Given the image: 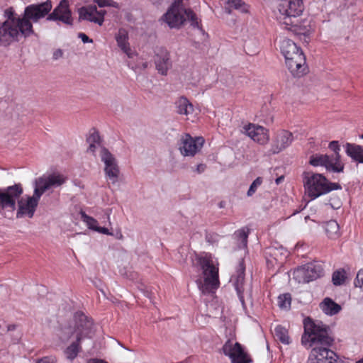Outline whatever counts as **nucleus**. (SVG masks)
I'll use <instances>...</instances> for the list:
<instances>
[{
	"instance_id": "nucleus-1",
	"label": "nucleus",
	"mask_w": 363,
	"mask_h": 363,
	"mask_svg": "<svg viewBox=\"0 0 363 363\" xmlns=\"http://www.w3.org/2000/svg\"><path fill=\"white\" fill-rule=\"evenodd\" d=\"M304 333L301 337L303 345H315L310 353L307 363H343L329 349L334 341L330 327L322 322L315 323L310 318L304 320Z\"/></svg>"
},
{
	"instance_id": "nucleus-2",
	"label": "nucleus",
	"mask_w": 363,
	"mask_h": 363,
	"mask_svg": "<svg viewBox=\"0 0 363 363\" xmlns=\"http://www.w3.org/2000/svg\"><path fill=\"white\" fill-rule=\"evenodd\" d=\"M38 193L34 189L33 195L24 199H21L23 188L20 183L0 188V214L4 218H10L17 208V218H33L41 197Z\"/></svg>"
},
{
	"instance_id": "nucleus-3",
	"label": "nucleus",
	"mask_w": 363,
	"mask_h": 363,
	"mask_svg": "<svg viewBox=\"0 0 363 363\" xmlns=\"http://www.w3.org/2000/svg\"><path fill=\"white\" fill-rule=\"evenodd\" d=\"M280 50L285 58L286 67L295 77H301L308 72L305 55L293 40L285 38L280 43Z\"/></svg>"
},
{
	"instance_id": "nucleus-4",
	"label": "nucleus",
	"mask_w": 363,
	"mask_h": 363,
	"mask_svg": "<svg viewBox=\"0 0 363 363\" xmlns=\"http://www.w3.org/2000/svg\"><path fill=\"white\" fill-rule=\"evenodd\" d=\"M184 0H175L161 18L170 28L179 29L188 20L194 28L201 29L196 14L190 9H186Z\"/></svg>"
},
{
	"instance_id": "nucleus-5",
	"label": "nucleus",
	"mask_w": 363,
	"mask_h": 363,
	"mask_svg": "<svg viewBox=\"0 0 363 363\" xmlns=\"http://www.w3.org/2000/svg\"><path fill=\"white\" fill-rule=\"evenodd\" d=\"M303 184L306 192L311 199H315L332 190L342 189L340 184L330 182L325 176L318 173L304 172Z\"/></svg>"
},
{
	"instance_id": "nucleus-6",
	"label": "nucleus",
	"mask_w": 363,
	"mask_h": 363,
	"mask_svg": "<svg viewBox=\"0 0 363 363\" xmlns=\"http://www.w3.org/2000/svg\"><path fill=\"white\" fill-rule=\"evenodd\" d=\"M33 33L32 23L27 21H13L6 20L0 23V44L9 45L18 40V37H27Z\"/></svg>"
},
{
	"instance_id": "nucleus-7",
	"label": "nucleus",
	"mask_w": 363,
	"mask_h": 363,
	"mask_svg": "<svg viewBox=\"0 0 363 363\" xmlns=\"http://www.w3.org/2000/svg\"><path fill=\"white\" fill-rule=\"evenodd\" d=\"M277 9L279 13L278 16L281 23L286 26V28L298 32L296 28L298 17L303 12V0H277Z\"/></svg>"
},
{
	"instance_id": "nucleus-8",
	"label": "nucleus",
	"mask_w": 363,
	"mask_h": 363,
	"mask_svg": "<svg viewBox=\"0 0 363 363\" xmlns=\"http://www.w3.org/2000/svg\"><path fill=\"white\" fill-rule=\"evenodd\" d=\"M197 264L203 270V281H197L200 290L203 294L213 292L219 285L218 269L212 263V261L206 257H196Z\"/></svg>"
},
{
	"instance_id": "nucleus-9",
	"label": "nucleus",
	"mask_w": 363,
	"mask_h": 363,
	"mask_svg": "<svg viewBox=\"0 0 363 363\" xmlns=\"http://www.w3.org/2000/svg\"><path fill=\"white\" fill-rule=\"evenodd\" d=\"M323 265L314 262L298 267L294 272V279L298 283H308L323 275Z\"/></svg>"
},
{
	"instance_id": "nucleus-10",
	"label": "nucleus",
	"mask_w": 363,
	"mask_h": 363,
	"mask_svg": "<svg viewBox=\"0 0 363 363\" xmlns=\"http://www.w3.org/2000/svg\"><path fill=\"white\" fill-rule=\"evenodd\" d=\"M74 326L71 335H75L77 341L91 337L93 332V323L86 315L81 312L74 315Z\"/></svg>"
},
{
	"instance_id": "nucleus-11",
	"label": "nucleus",
	"mask_w": 363,
	"mask_h": 363,
	"mask_svg": "<svg viewBox=\"0 0 363 363\" xmlns=\"http://www.w3.org/2000/svg\"><path fill=\"white\" fill-rule=\"evenodd\" d=\"M66 177L59 173H52L43 176L35 182V190H38L41 196L46 191L62 186L66 182Z\"/></svg>"
},
{
	"instance_id": "nucleus-12",
	"label": "nucleus",
	"mask_w": 363,
	"mask_h": 363,
	"mask_svg": "<svg viewBox=\"0 0 363 363\" xmlns=\"http://www.w3.org/2000/svg\"><path fill=\"white\" fill-rule=\"evenodd\" d=\"M52 8V2L48 0L40 4H31L26 7L23 21L31 23L37 22L39 19L46 16Z\"/></svg>"
},
{
	"instance_id": "nucleus-13",
	"label": "nucleus",
	"mask_w": 363,
	"mask_h": 363,
	"mask_svg": "<svg viewBox=\"0 0 363 363\" xmlns=\"http://www.w3.org/2000/svg\"><path fill=\"white\" fill-rule=\"evenodd\" d=\"M222 350L225 355L231 359L232 363H250L252 361L239 342L233 345L230 340H228Z\"/></svg>"
},
{
	"instance_id": "nucleus-14",
	"label": "nucleus",
	"mask_w": 363,
	"mask_h": 363,
	"mask_svg": "<svg viewBox=\"0 0 363 363\" xmlns=\"http://www.w3.org/2000/svg\"><path fill=\"white\" fill-rule=\"evenodd\" d=\"M294 139L291 132L284 129L277 130L272 140L271 153L274 155L282 152L291 145Z\"/></svg>"
},
{
	"instance_id": "nucleus-15",
	"label": "nucleus",
	"mask_w": 363,
	"mask_h": 363,
	"mask_svg": "<svg viewBox=\"0 0 363 363\" xmlns=\"http://www.w3.org/2000/svg\"><path fill=\"white\" fill-rule=\"evenodd\" d=\"M100 156L101 161L105 164L104 172L106 175L113 184H115L118 182L120 174L116 158L106 147L101 148Z\"/></svg>"
},
{
	"instance_id": "nucleus-16",
	"label": "nucleus",
	"mask_w": 363,
	"mask_h": 363,
	"mask_svg": "<svg viewBox=\"0 0 363 363\" xmlns=\"http://www.w3.org/2000/svg\"><path fill=\"white\" fill-rule=\"evenodd\" d=\"M204 140L201 137L193 138L189 134H185L180 139L179 150L182 155L194 156L202 147Z\"/></svg>"
},
{
	"instance_id": "nucleus-17",
	"label": "nucleus",
	"mask_w": 363,
	"mask_h": 363,
	"mask_svg": "<svg viewBox=\"0 0 363 363\" xmlns=\"http://www.w3.org/2000/svg\"><path fill=\"white\" fill-rule=\"evenodd\" d=\"M48 21H60L67 25L72 24V13L67 0H62L47 17Z\"/></svg>"
},
{
	"instance_id": "nucleus-18",
	"label": "nucleus",
	"mask_w": 363,
	"mask_h": 363,
	"mask_svg": "<svg viewBox=\"0 0 363 363\" xmlns=\"http://www.w3.org/2000/svg\"><path fill=\"white\" fill-rule=\"evenodd\" d=\"M309 164L314 167H325L327 170L334 172H342L344 170V164H335L328 155H313L310 157Z\"/></svg>"
},
{
	"instance_id": "nucleus-19",
	"label": "nucleus",
	"mask_w": 363,
	"mask_h": 363,
	"mask_svg": "<svg viewBox=\"0 0 363 363\" xmlns=\"http://www.w3.org/2000/svg\"><path fill=\"white\" fill-rule=\"evenodd\" d=\"M245 134L255 142L265 145L269 140V130L263 126L249 123L244 126Z\"/></svg>"
},
{
	"instance_id": "nucleus-20",
	"label": "nucleus",
	"mask_w": 363,
	"mask_h": 363,
	"mask_svg": "<svg viewBox=\"0 0 363 363\" xmlns=\"http://www.w3.org/2000/svg\"><path fill=\"white\" fill-rule=\"evenodd\" d=\"M105 10H97L96 6L82 7L79 11V20H87L101 26L104 21Z\"/></svg>"
},
{
	"instance_id": "nucleus-21",
	"label": "nucleus",
	"mask_w": 363,
	"mask_h": 363,
	"mask_svg": "<svg viewBox=\"0 0 363 363\" xmlns=\"http://www.w3.org/2000/svg\"><path fill=\"white\" fill-rule=\"evenodd\" d=\"M154 60L158 72L162 75H167L169 69L172 67L169 51L164 48H158L155 52Z\"/></svg>"
},
{
	"instance_id": "nucleus-22",
	"label": "nucleus",
	"mask_w": 363,
	"mask_h": 363,
	"mask_svg": "<svg viewBox=\"0 0 363 363\" xmlns=\"http://www.w3.org/2000/svg\"><path fill=\"white\" fill-rule=\"evenodd\" d=\"M245 267L243 259L239 262L238 267L236 274L233 275L230 281L234 286L240 301L242 304L245 303L243 292H244V282H245Z\"/></svg>"
},
{
	"instance_id": "nucleus-23",
	"label": "nucleus",
	"mask_w": 363,
	"mask_h": 363,
	"mask_svg": "<svg viewBox=\"0 0 363 363\" xmlns=\"http://www.w3.org/2000/svg\"><path fill=\"white\" fill-rule=\"evenodd\" d=\"M345 147L347 156L351 157L352 160L363 164V146L347 143Z\"/></svg>"
},
{
	"instance_id": "nucleus-24",
	"label": "nucleus",
	"mask_w": 363,
	"mask_h": 363,
	"mask_svg": "<svg viewBox=\"0 0 363 363\" xmlns=\"http://www.w3.org/2000/svg\"><path fill=\"white\" fill-rule=\"evenodd\" d=\"M177 112L180 115L189 116L194 113L193 104L186 98L180 97L175 103Z\"/></svg>"
},
{
	"instance_id": "nucleus-25",
	"label": "nucleus",
	"mask_w": 363,
	"mask_h": 363,
	"mask_svg": "<svg viewBox=\"0 0 363 363\" xmlns=\"http://www.w3.org/2000/svg\"><path fill=\"white\" fill-rule=\"evenodd\" d=\"M320 307L327 315H333L341 311V306L330 298H325L320 303Z\"/></svg>"
},
{
	"instance_id": "nucleus-26",
	"label": "nucleus",
	"mask_w": 363,
	"mask_h": 363,
	"mask_svg": "<svg viewBox=\"0 0 363 363\" xmlns=\"http://www.w3.org/2000/svg\"><path fill=\"white\" fill-rule=\"evenodd\" d=\"M324 228L325 233L331 239L337 238L340 235L339 224L334 220L326 222Z\"/></svg>"
},
{
	"instance_id": "nucleus-27",
	"label": "nucleus",
	"mask_w": 363,
	"mask_h": 363,
	"mask_svg": "<svg viewBox=\"0 0 363 363\" xmlns=\"http://www.w3.org/2000/svg\"><path fill=\"white\" fill-rule=\"evenodd\" d=\"M116 41L118 45L121 49L129 57H131V50L128 43V37L125 33L123 30H119L118 35L116 36Z\"/></svg>"
},
{
	"instance_id": "nucleus-28",
	"label": "nucleus",
	"mask_w": 363,
	"mask_h": 363,
	"mask_svg": "<svg viewBox=\"0 0 363 363\" xmlns=\"http://www.w3.org/2000/svg\"><path fill=\"white\" fill-rule=\"evenodd\" d=\"M248 231L244 228L235 232L233 238L236 241L238 247L240 249L245 248L247 245Z\"/></svg>"
},
{
	"instance_id": "nucleus-29",
	"label": "nucleus",
	"mask_w": 363,
	"mask_h": 363,
	"mask_svg": "<svg viewBox=\"0 0 363 363\" xmlns=\"http://www.w3.org/2000/svg\"><path fill=\"white\" fill-rule=\"evenodd\" d=\"M80 342L81 341H77V339L76 338V341L73 342L69 346L67 347L65 353L68 359L73 360L77 357L81 350Z\"/></svg>"
},
{
	"instance_id": "nucleus-30",
	"label": "nucleus",
	"mask_w": 363,
	"mask_h": 363,
	"mask_svg": "<svg viewBox=\"0 0 363 363\" xmlns=\"http://www.w3.org/2000/svg\"><path fill=\"white\" fill-rule=\"evenodd\" d=\"M274 335L283 344H289L290 338L288 335V331L284 327L281 325L277 326L274 329Z\"/></svg>"
},
{
	"instance_id": "nucleus-31",
	"label": "nucleus",
	"mask_w": 363,
	"mask_h": 363,
	"mask_svg": "<svg viewBox=\"0 0 363 363\" xmlns=\"http://www.w3.org/2000/svg\"><path fill=\"white\" fill-rule=\"evenodd\" d=\"M329 148L334 152L333 155H330L332 160L334 161V163L336 164L337 163H342L340 160V158H341V156L340 155V147L338 141H336V140L331 141L329 143Z\"/></svg>"
},
{
	"instance_id": "nucleus-32",
	"label": "nucleus",
	"mask_w": 363,
	"mask_h": 363,
	"mask_svg": "<svg viewBox=\"0 0 363 363\" xmlns=\"http://www.w3.org/2000/svg\"><path fill=\"white\" fill-rule=\"evenodd\" d=\"M291 297L290 294H284L278 297V306L281 309H289L291 307Z\"/></svg>"
},
{
	"instance_id": "nucleus-33",
	"label": "nucleus",
	"mask_w": 363,
	"mask_h": 363,
	"mask_svg": "<svg viewBox=\"0 0 363 363\" xmlns=\"http://www.w3.org/2000/svg\"><path fill=\"white\" fill-rule=\"evenodd\" d=\"M345 278V272L344 269L337 270L333 274L332 281L334 285L340 286L344 283Z\"/></svg>"
},
{
	"instance_id": "nucleus-34",
	"label": "nucleus",
	"mask_w": 363,
	"mask_h": 363,
	"mask_svg": "<svg viewBox=\"0 0 363 363\" xmlns=\"http://www.w3.org/2000/svg\"><path fill=\"white\" fill-rule=\"evenodd\" d=\"M81 216L83 221L86 223L89 229L96 231V228L99 227L98 226V221L95 218L86 215L84 212H82Z\"/></svg>"
},
{
	"instance_id": "nucleus-35",
	"label": "nucleus",
	"mask_w": 363,
	"mask_h": 363,
	"mask_svg": "<svg viewBox=\"0 0 363 363\" xmlns=\"http://www.w3.org/2000/svg\"><path fill=\"white\" fill-rule=\"evenodd\" d=\"M227 4L229 6L240 10L242 13L247 11L245 4L241 0H227Z\"/></svg>"
},
{
	"instance_id": "nucleus-36",
	"label": "nucleus",
	"mask_w": 363,
	"mask_h": 363,
	"mask_svg": "<svg viewBox=\"0 0 363 363\" xmlns=\"http://www.w3.org/2000/svg\"><path fill=\"white\" fill-rule=\"evenodd\" d=\"M262 183V179L261 177H257L256 179H255L250 186V188L247 192V196H252L256 192L257 187L259 186Z\"/></svg>"
},
{
	"instance_id": "nucleus-37",
	"label": "nucleus",
	"mask_w": 363,
	"mask_h": 363,
	"mask_svg": "<svg viewBox=\"0 0 363 363\" xmlns=\"http://www.w3.org/2000/svg\"><path fill=\"white\" fill-rule=\"evenodd\" d=\"M86 142L89 144L96 143L98 145H100L101 138L99 132L94 130L93 133H90L89 137L86 138Z\"/></svg>"
},
{
	"instance_id": "nucleus-38",
	"label": "nucleus",
	"mask_w": 363,
	"mask_h": 363,
	"mask_svg": "<svg viewBox=\"0 0 363 363\" xmlns=\"http://www.w3.org/2000/svg\"><path fill=\"white\" fill-rule=\"evenodd\" d=\"M4 16L7 18L6 20H13V21H23V18L16 17L14 15V11L12 8L7 9L4 11Z\"/></svg>"
},
{
	"instance_id": "nucleus-39",
	"label": "nucleus",
	"mask_w": 363,
	"mask_h": 363,
	"mask_svg": "<svg viewBox=\"0 0 363 363\" xmlns=\"http://www.w3.org/2000/svg\"><path fill=\"white\" fill-rule=\"evenodd\" d=\"M354 285L363 289V269H360L358 272L354 281Z\"/></svg>"
},
{
	"instance_id": "nucleus-40",
	"label": "nucleus",
	"mask_w": 363,
	"mask_h": 363,
	"mask_svg": "<svg viewBox=\"0 0 363 363\" xmlns=\"http://www.w3.org/2000/svg\"><path fill=\"white\" fill-rule=\"evenodd\" d=\"M328 204L334 209H338L342 206V202L339 198H331Z\"/></svg>"
},
{
	"instance_id": "nucleus-41",
	"label": "nucleus",
	"mask_w": 363,
	"mask_h": 363,
	"mask_svg": "<svg viewBox=\"0 0 363 363\" xmlns=\"http://www.w3.org/2000/svg\"><path fill=\"white\" fill-rule=\"evenodd\" d=\"M56 358L54 357H45L38 360L36 363H56Z\"/></svg>"
},
{
	"instance_id": "nucleus-42",
	"label": "nucleus",
	"mask_w": 363,
	"mask_h": 363,
	"mask_svg": "<svg viewBox=\"0 0 363 363\" xmlns=\"http://www.w3.org/2000/svg\"><path fill=\"white\" fill-rule=\"evenodd\" d=\"M99 7L112 6V0H95Z\"/></svg>"
},
{
	"instance_id": "nucleus-43",
	"label": "nucleus",
	"mask_w": 363,
	"mask_h": 363,
	"mask_svg": "<svg viewBox=\"0 0 363 363\" xmlns=\"http://www.w3.org/2000/svg\"><path fill=\"white\" fill-rule=\"evenodd\" d=\"M138 288L144 294L145 296L148 297L149 298H151V292L149 291L147 286H144L143 284H140V286H138Z\"/></svg>"
},
{
	"instance_id": "nucleus-44",
	"label": "nucleus",
	"mask_w": 363,
	"mask_h": 363,
	"mask_svg": "<svg viewBox=\"0 0 363 363\" xmlns=\"http://www.w3.org/2000/svg\"><path fill=\"white\" fill-rule=\"evenodd\" d=\"M79 38L82 39L84 43H92V40L90 39L86 34L83 33H79L78 35Z\"/></svg>"
},
{
	"instance_id": "nucleus-45",
	"label": "nucleus",
	"mask_w": 363,
	"mask_h": 363,
	"mask_svg": "<svg viewBox=\"0 0 363 363\" xmlns=\"http://www.w3.org/2000/svg\"><path fill=\"white\" fill-rule=\"evenodd\" d=\"M96 231L98 233L104 234V235H111L112 234L109 232L108 229H107L106 228H104V227H99L98 228H96Z\"/></svg>"
},
{
	"instance_id": "nucleus-46",
	"label": "nucleus",
	"mask_w": 363,
	"mask_h": 363,
	"mask_svg": "<svg viewBox=\"0 0 363 363\" xmlns=\"http://www.w3.org/2000/svg\"><path fill=\"white\" fill-rule=\"evenodd\" d=\"M216 235L208 234L206 235V239L208 242H213L216 241Z\"/></svg>"
},
{
	"instance_id": "nucleus-47",
	"label": "nucleus",
	"mask_w": 363,
	"mask_h": 363,
	"mask_svg": "<svg viewBox=\"0 0 363 363\" xmlns=\"http://www.w3.org/2000/svg\"><path fill=\"white\" fill-rule=\"evenodd\" d=\"M86 363H108L107 362L101 359H90Z\"/></svg>"
},
{
	"instance_id": "nucleus-48",
	"label": "nucleus",
	"mask_w": 363,
	"mask_h": 363,
	"mask_svg": "<svg viewBox=\"0 0 363 363\" xmlns=\"http://www.w3.org/2000/svg\"><path fill=\"white\" fill-rule=\"evenodd\" d=\"M96 145H97L96 143H92V144H89V147L88 148V151L89 152H94L95 150H96Z\"/></svg>"
},
{
	"instance_id": "nucleus-49",
	"label": "nucleus",
	"mask_w": 363,
	"mask_h": 363,
	"mask_svg": "<svg viewBox=\"0 0 363 363\" xmlns=\"http://www.w3.org/2000/svg\"><path fill=\"white\" fill-rule=\"evenodd\" d=\"M16 328V325H15V324L9 325L7 326L8 331L15 330Z\"/></svg>"
},
{
	"instance_id": "nucleus-50",
	"label": "nucleus",
	"mask_w": 363,
	"mask_h": 363,
	"mask_svg": "<svg viewBox=\"0 0 363 363\" xmlns=\"http://www.w3.org/2000/svg\"><path fill=\"white\" fill-rule=\"evenodd\" d=\"M284 179V176H281L278 178L276 179L275 180V183L278 185Z\"/></svg>"
},
{
	"instance_id": "nucleus-51",
	"label": "nucleus",
	"mask_w": 363,
	"mask_h": 363,
	"mask_svg": "<svg viewBox=\"0 0 363 363\" xmlns=\"http://www.w3.org/2000/svg\"><path fill=\"white\" fill-rule=\"evenodd\" d=\"M204 168H205L204 165H203V164H199V165L197 166V171H198L199 172H203V171L204 170Z\"/></svg>"
},
{
	"instance_id": "nucleus-52",
	"label": "nucleus",
	"mask_w": 363,
	"mask_h": 363,
	"mask_svg": "<svg viewBox=\"0 0 363 363\" xmlns=\"http://www.w3.org/2000/svg\"><path fill=\"white\" fill-rule=\"evenodd\" d=\"M357 363H363V359L359 360V361H358Z\"/></svg>"
},
{
	"instance_id": "nucleus-53",
	"label": "nucleus",
	"mask_w": 363,
	"mask_h": 363,
	"mask_svg": "<svg viewBox=\"0 0 363 363\" xmlns=\"http://www.w3.org/2000/svg\"><path fill=\"white\" fill-rule=\"evenodd\" d=\"M58 53L60 54V56L62 55V51H61V50H59V51H58Z\"/></svg>"
},
{
	"instance_id": "nucleus-54",
	"label": "nucleus",
	"mask_w": 363,
	"mask_h": 363,
	"mask_svg": "<svg viewBox=\"0 0 363 363\" xmlns=\"http://www.w3.org/2000/svg\"><path fill=\"white\" fill-rule=\"evenodd\" d=\"M360 138L363 139V134L360 135Z\"/></svg>"
}]
</instances>
